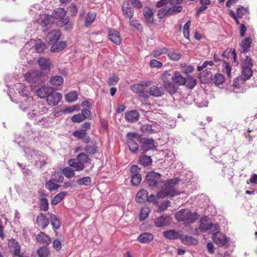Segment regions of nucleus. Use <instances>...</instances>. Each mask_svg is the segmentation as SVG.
<instances>
[{"label": "nucleus", "instance_id": "nucleus-1", "mask_svg": "<svg viewBox=\"0 0 257 257\" xmlns=\"http://www.w3.org/2000/svg\"><path fill=\"white\" fill-rule=\"evenodd\" d=\"M198 215L196 212H192L189 209H183L175 214V219L179 222H183L185 224L194 223L198 218Z\"/></svg>", "mask_w": 257, "mask_h": 257}, {"label": "nucleus", "instance_id": "nucleus-2", "mask_svg": "<svg viewBox=\"0 0 257 257\" xmlns=\"http://www.w3.org/2000/svg\"><path fill=\"white\" fill-rule=\"evenodd\" d=\"M27 82L31 84L32 89L33 87L40 86L44 82L45 76L39 70H32L28 72L25 76Z\"/></svg>", "mask_w": 257, "mask_h": 257}, {"label": "nucleus", "instance_id": "nucleus-3", "mask_svg": "<svg viewBox=\"0 0 257 257\" xmlns=\"http://www.w3.org/2000/svg\"><path fill=\"white\" fill-rule=\"evenodd\" d=\"M126 139L130 151L133 153L140 151V148L137 142H140L141 136L136 133H127Z\"/></svg>", "mask_w": 257, "mask_h": 257}, {"label": "nucleus", "instance_id": "nucleus-4", "mask_svg": "<svg viewBox=\"0 0 257 257\" xmlns=\"http://www.w3.org/2000/svg\"><path fill=\"white\" fill-rule=\"evenodd\" d=\"M161 174L155 171H151L146 176V179L150 186L160 188L164 185V181L161 178Z\"/></svg>", "mask_w": 257, "mask_h": 257}, {"label": "nucleus", "instance_id": "nucleus-5", "mask_svg": "<svg viewBox=\"0 0 257 257\" xmlns=\"http://www.w3.org/2000/svg\"><path fill=\"white\" fill-rule=\"evenodd\" d=\"M173 80L172 81L171 94H173L175 93L179 88V86L184 85L185 84L186 80L185 78L181 74L177 71H173Z\"/></svg>", "mask_w": 257, "mask_h": 257}, {"label": "nucleus", "instance_id": "nucleus-6", "mask_svg": "<svg viewBox=\"0 0 257 257\" xmlns=\"http://www.w3.org/2000/svg\"><path fill=\"white\" fill-rule=\"evenodd\" d=\"M173 75V71L172 70H169L163 72L161 77L163 87L166 91L170 94H171V87L173 86V85H172Z\"/></svg>", "mask_w": 257, "mask_h": 257}, {"label": "nucleus", "instance_id": "nucleus-7", "mask_svg": "<svg viewBox=\"0 0 257 257\" xmlns=\"http://www.w3.org/2000/svg\"><path fill=\"white\" fill-rule=\"evenodd\" d=\"M52 19L59 20L57 25H66L69 21V18L66 15V11L63 8L58 9L51 15Z\"/></svg>", "mask_w": 257, "mask_h": 257}, {"label": "nucleus", "instance_id": "nucleus-8", "mask_svg": "<svg viewBox=\"0 0 257 257\" xmlns=\"http://www.w3.org/2000/svg\"><path fill=\"white\" fill-rule=\"evenodd\" d=\"M179 179L175 178L167 181H164V185H162L161 188H164L171 196L178 195L179 193L175 190V186L178 183Z\"/></svg>", "mask_w": 257, "mask_h": 257}, {"label": "nucleus", "instance_id": "nucleus-9", "mask_svg": "<svg viewBox=\"0 0 257 257\" xmlns=\"http://www.w3.org/2000/svg\"><path fill=\"white\" fill-rule=\"evenodd\" d=\"M149 83L145 82L142 84H135L131 86V89L134 93L139 94V96L146 99H148V90L147 87Z\"/></svg>", "mask_w": 257, "mask_h": 257}, {"label": "nucleus", "instance_id": "nucleus-10", "mask_svg": "<svg viewBox=\"0 0 257 257\" xmlns=\"http://www.w3.org/2000/svg\"><path fill=\"white\" fill-rule=\"evenodd\" d=\"M48 110V108L43 103H35V105H33L32 112H29L28 114H27V117L31 119L35 116L46 113Z\"/></svg>", "mask_w": 257, "mask_h": 257}, {"label": "nucleus", "instance_id": "nucleus-11", "mask_svg": "<svg viewBox=\"0 0 257 257\" xmlns=\"http://www.w3.org/2000/svg\"><path fill=\"white\" fill-rule=\"evenodd\" d=\"M219 225L217 223H213L206 219H202L200 221L199 228L202 231H208L212 234L215 231H217Z\"/></svg>", "mask_w": 257, "mask_h": 257}, {"label": "nucleus", "instance_id": "nucleus-12", "mask_svg": "<svg viewBox=\"0 0 257 257\" xmlns=\"http://www.w3.org/2000/svg\"><path fill=\"white\" fill-rule=\"evenodd\" d=\"M140 143L142 145L140 148V151L142 153L156 148L154 140L152 138H146L141 137Z\"/></svg>", "mask_w": 257, "mask_h": 257}, {"label": "nucleus", "instance_id": "nucleus-13", "mask_svg": "<svg viewBox=\"0 0 257 257\" xmlns=\"http://www.w3.org/2000/svg\"><path fill=\"white\" fill-rule=\"evenodd\" d=\"M213 242L220 246L225 245L227 243V238L225 235L220 231L219 227L217 231H215L212 233Z\"/></svg>", "mask_w": 257, "mask_h": 257}, {"label": "nucleus", "instance_id": "nucleus-14", "mask_svg": "<svg viewBox=\"0 0 257 257\" xmlns=\"http://www.w3.org/2000/svg\"><path fill=\"white\" fill-rule=\"evenodd\" d=\"M20 108L21 110L27 113L29 112H32L33 105H35L33 98L32 97H28V98H25V99L20 98Z\"/></svg>", "mask_w": 257, "mask_h": 257}, {"label": "nucleus", "instance_id": "nucleus-15", "mask_svg": "<svg viewBox=\"0 0 257 257\" xmlns=\"http://www.w3.org/2000/svg\"><path fill=\"white\" fill-rule=\"evenodd\" d=\"M62 98V94L58 92H54L50 93L46 99L48 104L50 106H55L61 101Z\"/></svg>", "mask_w": 257, "mask_h": 257}, {"label": "nucleus", "instance_id": "nucleus-16", "mask_svg": "<svg viewBox=\"0 0 257 257\" xmlns=\"http://www.w3.org/2000/svg\"><path fill=\"white\" fill-rule=\"evenodd\" d=\"M73 136L78 140H81L83 143L88 144L90 141V138L87 135L85 130H79L73 132Z\"/></svg>", "mask_w": 257, "mask_h": 257}, {"label": "nucleus", "instance_id": "nucleus-17", "mask_svg": "<svg viewBox=\"0 0 257 257\" xmlns=\"http://www.w3.org/2000/svg\"><path fill=\"white\" fill-rule=\"evenodd\" d=\"M171 221L170 216L163 215L156 219L155 224L158 227H162L169 225Z\"/></svg>", "mask_w": 257, "mask_h": 257}, {"label": "nucleus", "instance_id": "nucleus-18", "mask_svg": "<svg viewBox=\"0 0 257 257\" xmlns=\"http://www.w3.org/2000/svg\"><path fill=\"white\" fill-rule=\"evenodd\" d=\"M25 156L27 160L31 162L34 161L39 151L35 150L30 147H25L24 148Z\"/></svg>", "mask_w": 257, "mask_h": 257}, {"label": "nucleus", "instance_id": "nucleus-19", "mask_svg": "<svg viewBox=\"0 0 257 257\" xmlns=\"http://www.w3.org/2000/svg\"><path fill=\"white\" fill-rule=\"evenodd\" d=\"M35 165L40 168L44 167L48 162V157L41 152H39L34 160Z\"/></svg>", "mask_w": 257, "mask_h": 257}, {"label": "nucleus", "instance_id": "nucleus-20", "mask_svg": "<svg viewBox=\"0 0 257 257\" xmlns=\"http://www.w3.org/2000/svg\"><path fill=\"white\" fill-rule=\"evenodd\" d=\"M9 246L11 251L15 255L22 257L20 255V245L18 241L15 239H11L9 241Z\"/></svg>", "mask_w": 257, "mask_h": 257}, {"label": "nucleus", "instance_id": "nucleus-21", "mask_svg": "<svg viewBox=\"0 0 257 257\" xmlns=\"http://www.w3.org/2000/svg\"><path fill=\"white\" fill-rule=\"evenodd\" d=\"M37 22L43 27L47 26L54 23L51 16L46 14H40L37 19Z\"/></svg>", "mask_w": 257, "mask_h": 257}, {"label": "nucleus", "instance_id": "nucleus-22", "mask_svg": "<svg viewBox=\"0 0 257 257\" xmlns=\"http://www.w3.org/2000/svg\"><path fill=\"white\" fill-rule=\"evenodd\" d=\"M61 36L60 31L54 30L48 33L46 36V40L49 43H54L60 39Z\"/></svg>", "mask_w": 257, "mask_h": 257}, {"label": "nucleus", "instance_id": "nucleus-23", "mask_svg": "<svg viewBox=\"0 0 257 257\" xmlns=\"http://www.w3.org/2000/svg\"><path fill=\"white\" fill-rule=\"evenodd\" d=\"M35 90L37 95L41 98H44L48 97V95L50 93L53 91V88L51 87L42 86Z\"/></svg>", "mask_w": 257, "mask_h": 257}, {"label": "nucleus", "instance_id": "nucleus-24", "mask_svg": "<svg viewBox=\"0 0 257 257\" xmlns=\"http://www.w3.org/2000/svg\"><path fill=\"white\" fill-rule=\"evenodd\" d=\"M148 93H149L148 98L150 96L160 97L164 94V90L161 86L159 87L156 85H153L149 88V90H148Z\"/></svg>", "mask_w": 257, "mask_h": 257}, {"label": "nucleus", "instance_id": "nucleus-25", "mask_svg": "<svg viewBox=\"0 0 257 257\" xmlns=\"http://www.w3.org/2000/svg\"><path fill=\"white\" fill-rule=\"evenodd\" d=\"M140 130L145 134L156 133L157 132L156 123L152 122L151 124H142L140 127Z\"/></svg>", "mask_w": 257, "mask_h": 257}, {"label": "nucleus", "instance_id": "nucleus-26", "mask_svg": "<svg viewBox=\"0 0 257 257\" xmlns=\"http://www.w3.org/2000/svg\"><path fill=\"white\" fill-rule=\"evenodd\" d=\"M139 113L136 110L127 111L125 114L126 120L132 123L137 122L139 120Z\"/></svg>", "mask_w": 257, "mask_h": 257}, {"label": "nucleus", "instance_id": "nucleus-27", "mask_svg": "<svg viewBox=\"0 0 257 257\" xmlns=\"http://www.w3.org/2000/svg\"><path fill=\"white\" fill-rule=\"evenodd\" d=\"M36 223L39 227L44 229L48 225L49 220L43 213H40L37 217Z\"/></svg>", "mask_w": 257, "mask_h": 257}, {"label": "nucleus", "instance_id": "nucleus-28", "mask_svg": "<svg viewBox=\"0 0 257 257\" xmlns=\"http://www.w3.org/2000/svg\"><path fill=\"white\" fill-rule=\"evenodd\" d=\"M109 39L113 43L116 45H119L121 43V39L119 33L114 29L109 30Z\"/></svg>", "mask_w": 257, "mask_h": 257}, {"label": "nucleus", "instance_id": "nucleus-29", "mask_svg": "<svg viewBox=\"0 0 257 257\" xmlns=\"http://www.w3.org/2000/svg\"><path fill=\"white\" fill-rule=\"evenodd\" d=\"M154 12L152 9L148 7H145L144 9V16L145 20L148 24L153 23Z\"/></svg>", "mask_w": 257, "mask_h": 257}, {"label": "nucleus", "instance_id": "nucleus-30", "mask_svg": "<svg viewBox=\"0 0 257 257\" xmlns=\"http://www.w3.org/2000/svg\"><path fill=\"white\" fill-rule=\"evenodd\" d=\"M251 42L252 39L249 37L245 38L243 39L240 43V52L242 53H246L249 51Z\"/></svg>", "mask_w": 257, "mask_h": 257}, {"label": "nucleus", "instance_id": "nucleus-31", "mask_svg": "<svg viewBox=\"0 0 257 257\" xmlns=\"http://www.w3.org/2000/svg\"><path fill=\"white\" fill-rule=\"evenodd\" d=\"M68 164L71 166L75 168L76 171H82L84 169L85 166L82 164V162L79 161V160L75 159H71L68 161Z\"/></svg>", "mask_w": 257, "mask_h": 257}, {"label": "nucleus", "instance_id": "nucleus-32", "mask_svg": "<svg viewBox=\"0 0 257 257\" xmlns=\"http://www.w3.org/2000/svg\"><path fill=\"white\" fill-rule=\"evenodd\" d=\"M36 240L38 242L46 245L49 244L51 242L50 237L43 232H41L37 235Z\"/></svg>", "mask_w": 257, "mask_h": 257}, {"label": "nucleus", "instance_id": "nucleus-33", "mask_svg": "<svg viewBox=\"0 0 257 257\" xmlns=\"http://www.w3.org/2000/svg\"><path fill=\"white\" fill-rule=\"evenodd\" d=\"M122 12L123 15L126 18L132 19L134 16V11L132 7L123 4L122 6Z\"/></svg>", "mask_w": 257, "mask_h": 257}, {"label": "nucleus", "instance_id": "nucleus-34", "mask_svg": "<svg viewBox=\"0 0 257 257\" xmlns=\"http://www.w3.org/2000/svg\"><path fill=\"white\" fill-rule=\"evenodd\" d=\"M181 240L183 243L187 245H195L197 243V240L192 236H182Z\"/></svg>", "mask_w": 257, "mask_h": 257}, {"label": "nucleus", "instance_id": "nucleus-35", "mask_svg": "<svg viewBox=\"0 0 257 257\" xmlns=\"http://www.w3.org/2000/svg\"><path fill=\"white\" fill-rule=\"evenodd\" d=\"M97 146L95 142L92 141L90 144L87 145L84 148V150L89 154L94 155L97 152Z\"/></svg>", "mask_w": 257, "mask_h": 257}, {"label": "nucleus", "instance_id": "nucleus-36", "mask_svg": "<svg viewBox=\"0 0 257 257\" xmlns=\"http://www.w3.org/2000/svg\"><path fill=\"white\" fill-rule=\"evenodd\" d=\"M153 237L152 233L146 232L140 234L138 237V240L141 243H148L152 241Z\"/></svg>", "mask_w": 257, "mask_h": 257}, {"label": "nucleus", "instance_id": "nucleus-37", "mask_svg": "<svg viewBox=\"0 0 257 257\" xmlns=\"http://www.w3.org/2000/svg\"><path fill=\"white\" fill-rule=\"evenodd\" d=\"M38 63L41 69L44 70H49L50 69V61L49 59L40 58Z\"/></svg>", "mask_w": 257, "mask_h": 257}, {"label": "nucleus", "instance_id": "nucleus-38", "mask_svg": "<svg viewBox=\"0 0 257 257\" xmlns=\"http://www.w3.org/2000/svg\"><path fill=\"white\" fill-rule=\"evenodd\" d=\"M51 224L54 229H57L60 227V221L59 218L53 213H48Z\"/></svg>", "mask_w": 257, "mask_h": 257}, {"label": "nucleus", "instance_id": "nucleus-39", "mask_svg": "<svg viewBox=\"0 0 257 257\" xmlns=\"http://www.w3.org/2000/svg\"><path fill=\"white\" fill-rule=\"evenodd\" d=\"M19 92L21 96L20 98H28V97H31L30 96V91L29 90V88L27 86H26L24 85L20 84V87L18 88Z\"/></svg>", "mask_w": 257, "mask_h": 257}, {"label": "nucleus", "instance_id": "nucleus-40", "mask_svg": "<svg viewBox=\"0 0 257 257\" xmlns=\"http://www.w3.org/2000/svg\"><path fill=\"white\" fill-rule=\"evenodd\" d=\"M252 75L251 68L242 67L241 77L244 80H248Z\"/></svg>", "mask_w": 257, "mask_h": 257}, {"label": "nucleus", "instance_id": "nucleus-41", "mask_svg": "<svg viewBox=\"0 0 257 257\" xmlns=\"http://www.w3.org/2000/svg\"><path fill=\"white\" fill-rule=\"evenodd\" d=\"M148 195V192L142 189L140 190L137 195L136 200L137 202L139 203H143L147 199V195Z\"/></svg>", "mask_w": 257, "mask_h": 257}, {"label": "nucleus", "instance_id": "nucleus-42", "mask_svg": "<svg viewBox=\"0 0 257 257\" xmlns=\"http://www.w3.org/2000/svg\"><path fill=\"white\" fill-rule=\"evenodd\" d=\"M66 46V43L65 42L60 41L57 43L53 44L51 47V51L52 52H59L63 50Z\"/></svg>", "mask_w": 257, "mask_h": 257}, {"label": "nucleus", "instance_id": "nucleus-43", "mask_svg": "<svg viewBox=\"0 0 257 257\" xmlns=\"http://www.w3.org/2000/svg\"><path fill=\"white\" fill-rule=\"evenodd\" d=\"M66 195V192H61L58 194L56 195L51 200V205H56L58 203H59L65 197Z\"/></svg>", "mask_w": 257, "mask_h": 257}, {"label": "nucleus", "instance_id": "nucleus-44", "mask_svg": "<svg viewBox=\"0 0 257 257\" xmlns=\"http://www.w3.org/2000/svg\"><path fill=\"white\" fill-rule=\"evenodd\" d=\"M163 234L166 238L170 239H175L179 237V233L174 230L166 231L164 232Z\"/></svg>", "mask_w": 257, "mask_h": 257}, {"label": "nucleus", "instance_id": "nucleus-45", "mask_svg": "<svg viewBox=\"0 0 257 257\" xmlns=\"http://www.w3.org/2000/svg\"><path fill=\"white\" fill-rule=\"evenodd\" d=\"M168 49L166 47H158L152 52V54L154 58H158L161 55L167 54Z\"/></svg>", "mask_w": 257, "mask_h": 257}, {"label": "nucleus", "instance_id": "nucleus-46", "mask_svg": "<svg viewBox=\"0 0 257 257\" xmlns=\"http://www.w3.org/2000/svg\"><path fill=\"white\" fill-rule=\"evenodd\" d=\"M63 78L61 76H54L51 78L50 83L53 86H59L63 83Z\"/></svg>", "mask_w": 257, "mask_h": 257}, {"label": "nucleus", "instance_id": "nucleus-47", "mask_svg": "<svg viewBox=\"0 0 257 257\" xmlns=\"http://www.w3.org/2000/svg\"><path fill=\"white\" fill-rule=\"evenodd\" d=\"M66 101L73 102L78 99V94L76 91H72L65 95Z\"/></svg>", "mask_w": 257, "mask_h": 257}, {"label": "nucleus", "instance_id": "nucleus-48", "mask_svg": "<svg viewBox=\"0 0 257 257\" xmlns=\"http://www.w3.org/2000/svg\"><path fill=\"white\" fill-rule=\"evenodd\" d=\"M96 14L95 13H88L86 16L85 21V26L88 27L91 25L96 18Z\"/></svg>", "mask_w": 257, "mask_h": 257}, {"label": "nucleus", "instance_id": "nucleus-49", "mask_svg": "<svg viewBox=\"0 0 257 257\" xmlns=\"http://www.w3.org/2000/svg\"><path fill=\"white\" fill-rule=\"evenodd\" d=\"M131 183L133 186H138L141 183L142 178L140 174H135L131 175Z\"/></svg>", "mask_w": 257, "mask_h": 257}, {"label": "nucleus", "instance_id": "nucleus-50", "mask_svg": "<svg viewBox=\"0 0 257 257\" xmlns=\"http://www.w3.org/2000/svg\"><path fill=\"white\" fill-rule=\"evenodd\" d=\"M171 7L168 8L169 11V15H174L177 13H180L183 9L181 6L171 5Z\"/></svg>", "mask_w": 257, "mask_h": 257}, {"label": "nucleus", "instance_id": "nucleus-51", "mask_svg": "<svg viewBox=\"0 0 257 257\" xmlns=\"http://www.w3.org/2000/svg\"><path fill=\"white\" fill-rule=\"evenodd\" d=\"M60 187V185L56 184L54 181L50 179L49 181H47L46 183V187L50 191H53L58 189Z\"/></svg>", "mask_w": 257, "mask_h": 257}, {"label": "nucleus", "instance_id": "nucleus-52", "mask_svg": "<svg viewBox=\"0 0 257 257\" xmlns=\"http://www.w3.org/2000/svg\"><path fill=\"white\" fill-rule=\"evenodd\" d=\"M224 76L220 73L215 74L212 78V81L217 86L222 84L224 82Z\"/></svg>", "mask_w": 257, "mask_h": 257}, {"label": "nucleus", "instance_id": "nucleus-53", "mask_svg": "<svg viewBox=\"0 0 257 257\" xmlns=\"http://www.w3.org/2000/svg\"><path fill=\"white\" fill-rule=\"evenodd\" d=\"M57 183H61L63 181L64 177L61 172H55L51 176V179Z\"/></svg>", "mask_w": 257, "mask_h": 257}, {"label": "nucleus", "instance_id": "nucleus-54", "mask_svg": "<svg viewBox=\"0 0 257 257\" xmlns=\"http://www.w3.org/2000/svg\"><path fill=\"white\" fill-rule=\"evenodd\" d=\"M169 59L172 61H177L181 57V54L180 53H176L174 51H169L167 53Z\"/></svg>", "mask_w": 257, "mask_h": 257}, {"label": "nucleus", "instance_id": "nucleus-55", "mask_svg": "<svg viewBox=\"0 0 257 257\" xmlns=\"http://www.w3.org/2000/svg\"><path fill=\"white\" fill-rule=\"evenodd\" d=\"M77 159L79 161L82 162L83 165L85 163H90V159L88 156L84 153L79 154L77 156Z\"/></svg>", "mask_w": 257, "mask_h": 257}, {"label": "nucleus", "instance_id": "nucleus-56", "mask_svg": "<svg viewBox=\"0 0 257 257\" xmlns=\"http://www.w3.org/2000/svg\"><path fill=\"white\" fill-rule=\"evenodd\" d=\"M91 179L89 177H85L77 180V183L79 185L89 186L91 185Z\"/></svg>", "mask_w": 257, "mask_h": 257}, {"label": "nucleus", "instance_id": "nucleus-57", "mask_svg": "<svg viewBox=\"0 0 257 257\" xmlns=\"http://www.w3.org/2000/svg\"><path fill=\"white\" fill-rule=\"evenodd\" d=\"M185 80H186L185 85L189 88L192 89L196 84L195 79L191 76H188L185 78Z\"/></svg>", "mask_w": 257, "mask_h": 257}, {"label": "nucleus", "instance_id": "nucleus-58", "mask_svg": "<svg viewBox=\"0 0 257 257\" xmlns=\"http://www.w3.org/2000/svg\"><path fill=\"white\" fill-rule=\"evenodd\" d=\"M35 49L38 53L42 52L46 48V44L44 42L41 41L40 40L37 41L35 44Z\"/></svg>", "mask_w": 257, "mask_h": 257}, {"label": "nucleus", "instance_id": "nucleus-59", "mask_svg": "<svg viewBox=\"0 0 257 257\" xmlns=\"http://www.w3.org/2000/svg\"><path fill=\"white\" fill-rule=\"evenodd\" d=\"M62 173L68 178H71L74 176V170L70 167H65L62 170Z\"/></svg>", "mask_w": 257, "mask_h": 257}, {"label": "nucleus", "instance_id": "nucleus-60", "mask_svg": "<svg viewBox=\"0 0 257 257\" xmlns=\"http://www.w3.org/2000/svg\"><path fill=\"white\" fill-rule=\"evenodd\" d=\"M231 69L232 68L229 63L224 61L222 65V71L223 73H226L229 78L231 77Z\"/></svg>", "mask_w": 257, "mask_h": 257}, {"label": "nucleus", "instance_id": "nucleus-61", "mask_svg": "<svg viewBox=\"0 0 257 257\" xmlns=\"http://www.w3.org/2000/svg\"><path fill=\"white\" fill-rule=\"evenodd\" d=\"M150 212V209L147 207H143L140 214V220L143 221L148 216Z\"/></svg>", "mask_w": 257, "mask_h": 257}, {"label": "nucleus", "instance_id": "nucleus-62", "mask_svg": "<svg viewBox=\"0 0 257 257\" xmlns=\"http://www.w3.org/2000/svg\"><path fill=\"white\" fill-rule=\"evenodd\" d=\"M139 161L141 165L146 166L151 164L152 159L149 156H143L140 158Z\"/></svg>", "mask_w": 257, "mask_h": 257}, {"label": "nucleus", "instance_id": "nucleus-63", "mask_svg": "<svg viewBox=\"0 0 257 257\" xmlns=\"http://www.w3.org/2000/svg\"><path fill=\"white\" fill-rule=\"evenodd\" d=\"M40 208L43 211H47L49 208L48 200L46 198H41L40 200Z\"/></svg>", "mask_w": 257, "mask_h": 257}, {"label": "nucleus", "instance_id": "nucleus-64", "mask_svg": "<svg viewBox=\"0 0 257 257\" xmlns=\"http://www.w3.org/2000/svg\"><path fill=\"white\" fill-rule=\"evenodd\" d=\"M39 257H47L49 254V250L46 247H40L37 251Z\"/></svg>", "mask_w": 257, "mask_h": 257}]
</instances>
